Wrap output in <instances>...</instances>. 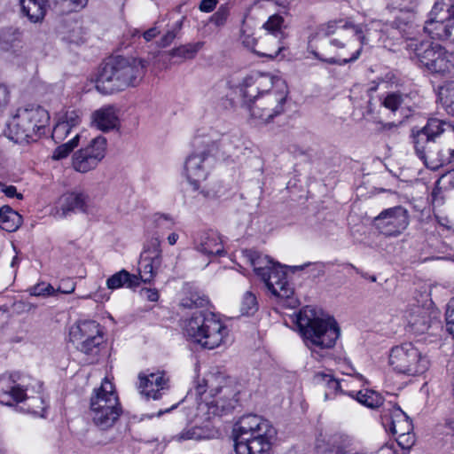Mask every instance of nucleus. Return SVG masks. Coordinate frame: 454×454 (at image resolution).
<instances>
[{
	"instance_id": "24",
	"label": "nucleus",
	"mask_w": 454,
	"mask_h": 454,
	"mask_svg": "<svg viewBox=\"0 0 454 454\" xmlns=\"http://www.w3.org/2000/svg\"><path fill=\"white\" fill-rule=\"evenodd\" d=\"M195 249L207 255H223L225 254L219 234L214 231H203L194 239Z\"/></svg>"
},
{
	"instance_id": "41",
	"label": "nucleus",
	"mask_w": 454,
	"mask_h": 454,
	"mask_svg": "<svg viewBox=\"0 0 454 454\" xmlns=\"http://www.w3.org/2000/svg\"><path fill=\"white\" fill-rule=\"evenodd\" d=\"M203 43L198 42L181 45L168 51V55L174 59L176 58L180 61L193 59L198 51L201 49Z\"/></svg>"
},
{
	"instance_id": "58",
	"label": "nucleus",
	"mask_w": 454,
	"mask_h": 454,
	"mask_svg": "<svg viewBox=\"0 0 454 454\" xmlns=\"http://www.w3.org/2000/svg\"><path fill=\"white\" fill-rule=\"evenodd\" d=\"M414 0H391V4L401 11H410L412 9Z\"/></svg>"
},
{
	"instance_id": "3",
	"label": "nucleus",
	"mask_w": 454,
	"mask_h": 454,
	"mask_svg": "<svg viewBox=\"0 0 454 454\" xmlns=\"http://www.w3.org/2000/svg\"><path fill=\"white\" fill-rule=\"evenodd\" d=\"M296 324L305 346L312 354L332 348L340 336V329L333 317H321L309 306L297 314Z\"/></svg>"
},
{
	"instance_id": "52",
	"label": "nucleus",
	"mask_w": 454,
	"mask_h": 454,
	"mask_svg": "<svg viewBox=\"0 0 454 454\" xmlns=\"http://www.w3.org/2000/svg\"><path fill=\"white\" fill-rule=\"evenodd\" d=\"M229 8L226 5H221L218 10L212 15L210 20L217 27L223 26L229 17Z\"/></svg>"
},
{
	"instance_id": "54",
	"label": "nucleus",
	"mask_w": 454,
	"mask_h": 454,
	"mask_svg": "<svg viewBox=\"0 0 454 454\" xmlns=\"http://www.w3.org/2000/svg\"><path fill=\"white\" fill-rule=\"evenodd\" d=\"M445 317L447 329L454 338V297L447 304Z\"/></svg>"
},
{
	"instance_id": "43",
	"label": "nucleus",
	"mask_w": 454,
	"mask_h": 454,
	"mask_svg": "<svg viewBox=\"0 0 454 454\" xmlns=\"http://www.w3.org/2000/svg\"><path fill=\"white\" fill-rule=\"evenodd\" d=\"M439 98L446 112L454 115V82H450L440 89Z\"/></svg>"
},
{
	"instance_id": "15",
	"label": "nucleus",
	"mask_w": 454,
	"mask_h": 454,
	"mask_svg": "<svg viewBox=\"0 0 454 454\" xmlns=\"http://www.w3.org/2000/svg\"><path fill=\"white\" fill-rule=\"evenodd\" d=\"M238 90L245 103L254 99L257 95L286 90V86L282 80L275 79L270 74L254 72L243 79Z\"/></svg>"
},
{
	"instance_id": "30",
	"label": "nucleus",
	"mask_w": 454,
	"mask_h": 454,
	"mask_svg": "<svg viewBox=\"0 0 454 454\" xmlns=\"http://www.w3.org/2000/svg\"><path fill=\"white\" fill-rule=\"evenodd\" d=\"M21 13L33 23L41 22L45 15L48 0H20Z\"/></svg>"
},
{
	"instance_id": "31",
	"label": "nucleus",
	"mask_w": 454,
	"mask_h": 454,
	"mask_svg": "<svg viewBox=\"0 0 454 454\" xmlns=\"http://www.w3.org/2000/svg\"><path fill=\"white\" fill-rule=\"evenodd\" d=\"M93 123L102 131H109L116 128L118 116L114 106H107L94 112Z\"/></svg>"
},
{
	"instance_id": "42",
	"label": "nucleus",
	"mask_w": 454,
	"mask_h": 454,
	"mask_svg": "<svg viewBox=\"0 0 454 454\" xmlns=\"http://www.w3.org/2000/svg\"><path fill=\"white\" fill-rule=\"evenodd\" d=\"M250 261L254 272L260 278H264L265 273L276 265L270 257L260 254L256 252L251 254Z\"/></svg>"
},
{
	"instance_id": "23",
	"label": "nucleus",
	"mask_w": 454,
	"mask_h": 454,
	"mask_svg": "<svg viewBox=\"0 0 454 454\" xmlns=\"http://www.w3.org/2000/svg\"><path fill=\"white\" fill-rule=\"evenodd\" d=\"M454 27V19L444 13L430 12V18L424 25V31L433 39L446 40L451 35Z\"/></svg>"
},
{
	"instance_id": "25",
	"label": "nucleus",
	"mask_w": 454,
	"mask_h": 454,
	"mask_svg": "<svg viewBox=\"0 0 454 454\" xmlns=\"http://www.w3.org/2000/svg\"><path fill=\"white\" fill-rule=\"evenodd\" d=\"M81 117L77 111L68 110L65 114L58 117L57 123L52 130V138L56 143L62 142L67 136L73 132H76V129L80 125Z\"/></svg>"
},
{
	"instance_id": "21",
	"label": "nucleus",
	"mask_w": 454,
	"mask_h": 454,
	"mask_svg": "<svg viewBox=\"0 0 454 454\" xmlns=\"http://www.w3.org/2000/svg\"><path fill=\"white\" fill-rule=\"evenodd\" d=\"M138 389L141 395L153 400L160 399L168 389V378L164 372L140 373L138 376Z\"/></svg>"
},
{
	"instance_id": "5",
	"label": "nucleus",
	"mask_w": 454,
	"mask_h": 454,
	"mask_svg": "<svg viewBox=\"0 0 454 454\" xmlns=\"http://www.w3.org/2000/svg\"><path fill=\"white\" fill-rule=\"evenodd\" d=\"M145 66L142 59L117 57L104 65L96 80V89L103 94L136 86L142 80Z\"/></svg>"
},
{
	"instance_id": "32",
	"label": "nucleus",
	"mask_w": 454,
	"mask_h": 454,
	"mask_svg": "<svg viewBox=\"0 0 454 454\" xmlns=\"http://www.w3.org/2000/svg\"><path fill=\"white\" fill-rule=\"evenodd\" d=\"M427 168L436 170L443 165L449 163L453 159L450 153H447L439 144L435 145L434 149L428 151L427 153L419 157Z\"/></svg>"
},
{
	"instance_id": "60",
	"label": "nucleus",
	"mask_w": 454,
	"mask_h": 454,
	"mask_svg": "<svg viewBox=\"0 0 454 454\" xmlns=\"http://www.w3.org/2000/svg\"><path fill=\"white\" fill-rule=\"evenodd\" d=\"M2 192L9 198L17 197L21 200L23 198L21 193L17 192V189L13 185L5 186L2 189Z\"/></svg>"
},
{
	"instance_id": "4",
	"label": "nucleus",
	"mask_w": 454,
	"mask_h": 454,
	"mask_svg": "<svg viewBox=\"0 0 454 454\" xmlns=\"http://www.w3.org/2000/svg\"><path fill=\"white\" fill-rule=\"evenodd\" d=\"M275 434L268 420L254 414L243 416L233 427L236 454H268Z\"/></svg>"
},
{
	"instance_id": "28",
	"label": "nucleus",
	"mask_w": 454,
	"mask_h": 454,
	"mask_svg": "<svg viewBox=\"0 0 454 454\" xmlns=\"http://www.w3.org/2000/svg\"><path fill=\"white\" fill-rule=\"evenodd\" d=\"M352 446L351 436L342 432H337L327 437L325 446L320 454H348Z\"/></svg>"
},
{
	"instance_id": "16",
	"label": "nucleus",
	"mask_w": 454,
	"mask_h": 454,
	"mask_svg": "<svg viewBox=\"0 0 454 454\" xmlns=\"http://www.w3.org/2000/svg\"><path fill=\"white\" fill-rule=\"evenodd\" d=\"M373 223L381 234L396 237L409 225L408 210L401 206L387 208L374 218Z\"/></svg>"
},
{
	"instance_id": "8",
	"label": "nucleus",
	"mask_w": 454,
	"mask_h": 454,
	"mask_svg": "<svg viewBox=\"0 0 454 454\" xmlns=\"http://www.w3.org/2000/svg\"><path fill=\"white\" fill-rule=\"evenodd\" d=\"M222 145L223 139L215 132L208 135H199L194 137L192 145L195 151L191 153L184 163V173L188 183L194 191L200 188L209 173L211 167V155L218 144Z\"/></svg>"
},
{
	"instance_id": "18",
	"label": "nucleus",
	"mask_w": 454,
	"mask_h": 454,
	"mask_svg": "<svg viewBox=\"0 0 454 454\" xmlns=\"http://www.w3.org/2000/svg\"><path fill=\"white\" fill-rule=\"evenodd\" d=\"M450 125L439 119H430L426 126L418 131L412 130V143L416 155L419 158L428 151L434 149L437 144L436 139Z\"/></svg>"
},
{
	"instance_id": "20",
	"label": "nucleus",
	"mask_w": 454,
	"mask_h": 454,
	"mask_svg": "<svg viewBox=\"0 0 454 454\" xmlns=\"http://www.w3.org/2000/svg\"><path fill=\"white\" fill-rule=\"evenodd\" d=\"M90 207V196L82 191H74L65 193L59 198L55 215L59 218H65L77 211L89 213Z\"/></svg>"
},
{
	"instance_id": "59",
	"label": "nucleus",
	"mask_w": 454,
	"mask_h": 454,
	"mask_svg": "<svg viewBox=\"0 0 454 454\" xmlns=\"http://www.w3.org/2000/svg\"><path fill=\"white\" fill-rule=\"evenodd\" d=\"M217 4V0H201L200 10L204 12H212Z\"/></svg>"
},
{
	"instance_id": "64",
	"label": "nucleus",
	"mask_w": 454,
	"mask_h": 454,
	"mask_svg": "<svg viewBox=\"0 0 454 454\" xmlns=\"http://www.w3.org/2000/svg\"><path fill=\"white\" fill-rule=\"evenodd\" d=\"M20 258L18 257V255H15L12 260V262H11V267L12 268H15L19 265L20 263Z\"/></svg>"
},
{
	"instance_id": "6",
	"label": "nucleus",
	"mask_w": 454,
	"mask_h": 454,
	"mask_svg": "<svg viewBox=\"0 0 454 454\" xmlns=\"http://www.w3.org/2000/svg\"><path fill=\"white\" fill-rule=\"evenodd\" d=\"M184 331L193 342L213 349L224 343L229 335L228 327L213 313L196 311L184 325Z\"/></svg>"
},
{
	"instance_id": "49",
	"label": "nucleus",
	"mask_w": 454,
	"mask_h": 454,
	"mask_svg": "<svg viewBox=\"0 0 454 454\" xmlns=\"http://www.w3.org/2000/svg\"><path fill=\"white\" fill-rule=\"evenodd\" d=\"M431 12L454 19V0H437Z\"/></svg>"
},
{
	"instance_id": "10",
	"label": "nucleus",
	"mask_w": 454,
	"mask_h": 454,
	"mask_svg": "<svg viewBox=\"0 0 454 454\" xmlns=\"http://www.w3.org/2000/svg\"><path fill=\"white\" fill-rule=\"evenodd\" d=\"M388 363L396 373L417 376L429 368V359L413 343L395 346L389 352Z\"/></svg>"
},
{
	"instance_id": "1",
	"label": "nucleus",
	"mask_w": 454,
	"mask_h": 454,
	"mask_svg": "<svg viewBox=\"0 0 454 454\" xmlns=\"http://www.w3.org/2000/svg\"><path fill=\"white\" fill-rule=\"evenodd\" d=\"M379 27L378 22L329 21L309 36L308 51L323 62L343 66L358 59L364 46L380 41Z\"/></svg>"
},
{
	"instance_id": "63",
	"label": "nucleus",
	"mask_w": 454,
	"mask_h": 454,
	"mask_svg": "<svg viewBox=\"0 0 454 454\" xmlns=\"http://www.w3.org/2000/svg\"><path fill=\"white\" fill-rule=\"evenodd\" d=\"M178 234L177 233H175V232H172L170 233L168 236V242L170 246H173L176 243V241L178 240Z\"/></svg>"
},
{
	"instance_id": "53",
	"label": "nucleus",
	"mask_w": 454,
	"mask_h": 454,
	"mask_svg": "<svg viewBox=\"0 0 454 454\" xmlns=\"http://www.w3.org/2000/svg\"><path fill=\"white\" fill-rule=\"evenodd\" d=\"M182 27V21H176L173 27L168 30L160 39V46L161 47H167L168 46L172 41L175 39L176 33L178 30L181 29Z\"/></svg>"
},
{
	"instance_id": "22",
	"label": "nucleus",
	"mask_w": 454,
	"mask_h": 454,
	"mask_svg": "<svg viewBox=\"0 0 454 454\" xmlns=\"http://www.w3.org/2000/svg\"><path fill=\"white\" fill-rule=\"evenodd\" d=\"M267 289L278 299L290 298L293 294V288L286 278V273L280 264H276L270 270L265 273L264 278H261Z\"/></svg>"
},
{
	"instance_id": "62",
	"label": "nucleus",
	"mask_w": 454,
	"mask_h": 454,
	"mask_svg": "<svg viewBox=\"0 0 454 454\" xmlns=\"http://www.w3.org/2000/svg\"><path fill=\"white\" fill-rule=\"evenodd\" d=\"M74 291V285L73 283H69L68 286H65L64 287L59 286L57 290V292H61L63 294H71Z\"/></svg>"
},
{
	"instance_id": "57",
	"label": "nucleus",
	"mask_w": 454,
	"mask_h": 454,
	"mask_svg": "<svg viewBox=\"0 0 454 454\" xmlns=\"http://www.w3.org/2000/svg\"><path fill=\"white\" fill-rule=\"evenodd\" d=\"M140 294L150 301H157L159 299V293L156 289L143 288L141 289Z\"/></svg>"
},
{
	"instance_id": "27",
	"label": "nucleus",
	"mask_w": 454,
	"mask_h": 454,
	"mask_svg": "<svg viewBox=\"0 0 454 454\" xmlns=\"http://www.w3.org/2000/svg\"><path fill=\"white\" fill-rule=\"evenodd\" d=\"M405 317L411 329L418 333H423L429 328L430 315L425 306L411 305Z\"/></svg>"
},
{
	"instance_id": "36",
	"label": "nucleus",
	"mask_w": 454,
	"mask_h": 454,
	"mask_svg": "<svg viewBox=\"0 0 454 454\" xmlns=\"http://www.w3.org/2000/svg\"><path fill=\"white\" fill-rule=\"evenodd\" d=\"M139 286V278L137 275L130 274L125 270H121L106 280V286L111 290H115L122 286L129 288Z\"/></svg>"
},
{
	"instance_id": "29",
	"label": "nucleus",
	"mask_w": 454,
	"mask_h": 454,
	"mask_svg": "<svg viewBox=\"0 0 454 454\" xmlns=\"http://www.w3.org/2000/svg\"><path fill=\"white\" fill-rule=\"evenodd\" d=\"M262 27L268 33L261 38L262 43H273V47H278V42H279L282 45L281 39L284 38V18L282 16L271 15Z\"/></svg>"
},
{
	"instance_id": "61",
	"label": "nucleus",
	"mask_w": 454,
	"mask_h": 454,
	"mask_svg": "<svg viewBox=\"0 0 454 454\" xmlns=\"http://www.w3.org/2000/svg\"><path fill=\"white\" fill-rule=\"evenodd\" d=\"M159 31L156 27H152L143 33V37L146 42L151 41L158 35Z\"/></svg>"
},
{
	"instance_id": "7",
	"label": "nucleus",
	"mask_w": 454,
	"mask_h": 454,
	"mask_svg": "<svg viewBox=\"0 0 454 454\" xmlns=\"http://www.w3.org/2000/svg\"><path fill=\"white\" fill-rule=\"evenodd\" d=\"M50 115L39 106L19 108L7 122L5 135L15 143L35 141L48 124Z\"/></svg>"
},
{
	"instance_id": "37",
	"label": "nucleus",
	"mask_w": 454,
	"mask_h": 454,
	"mask_svg": "<svg viewBox=\"0 0 454 454\" xmlns=\"http://www.w3.org/2000/svg\"><path fill=\"white\" fill-rule=\"evenodd\" d=\"M240 41L245 47L250 49L254 53L270 59L277 58L284 49V46L280 45L279 42H278V47L268 48L265 51L257 50L255 49L257 44L256 39L252 35L247 34L245 30L241 33Z\"/></svg>"
},
{
	"instance_id": "17",
	"label": "nucleus",
	"mask_w": 454,
	"mask_h": 454,
	"mask_svg": "<svg viewBox=\"0 0 454 454\" xmlns=\"http://www.w3.org/2000/svg\"><path fill=\"white\" fill-rule=\"evenodd\" d=\"M106 139L98 136L84 148L75 152L72 159L73 168L81 173L94 169L106 155Z\"/></svg>"
},
{
	"instance_id": "55",
	"label": "nucleus",
	"mask_w": 454,
	"mask_h": 454,
	"mask_svg": "<svg viewBox=\"0 0 454 454\" xmlns=\"http://www.w3.org/2000/svg\"><path fill=\"white\" fill-rule=\"evenodd\" d=\"M11 100V92L8 87L0 83V114L6 109Z\"/></svg>"
},
{
	"instance_id": "39",
	"label": "nucleus",
	"mask_w": 454,
	"mask_h": 454,
	"mask_svg": "<svg viewBox=\"0 0 454 454\" xmlns=\"http://www.w3.org/2000/svg\"><path fill=\"white\" fill-rule=\"evenodd\" d=\"M87 4L88 0H48L49 9L59 14L76 12L84 8Z\"/></svg>"
},
{
	"instance_id": "47",
	"label": "nucleus",
	"mask_w": 454,
	"mask_h": 454,
	"mask_svg": "<svg viewBox=\"0 0 454 454\" xmlns=\"http://www.w3.org/2000/svg\"><path fill=\"white\" fill-rule=\"evenodd\" d=\"M207 302L208 300L205 295L198 292H191L189 295L182 299L181 305L185 308H202L205 307Z\"/></svg>"
},
{
	"instance_id": "50",
	"label": "nucleus",
	"mask_w": 454,
	"mask_h": 454,
	"mask_svg": "<svg viewBox=\"0 0 454 454\" xmlns=\"http://www.w3.org/2000/svg\"><path fill=\"white\" fill-rule=\"evenodd\" d=\"M29 293L34 296H52L56 294V289L51 285L44 282H41L32 286L29 289Z\"/></svg>"
},
{
	"instance_id": "48",
	"label": "nucleus",
	"mask_w": 454,
	"mask_h": 454,
	"mask_svg": "<svg viewBox=\"0 0 454 454\" xmlns=\"http://www.w3.org/2000/svg\"><path fill=\"white\" fill-rule=\"evenodd\" d=\"M405 96L400 92L387 93L382 105L392 112H395L404 102Z\"/></svg>"
},
{
	"instance_id": "34",
	"label": "nucleus",
	"mask_w": 454,
	"mask_h": 454,
	"mask_svg": "<svg viewBox=\"0 0 454 454\" xmlns=\"http://www.w3.org/2000/svg\"><path fill=\"white\" fill-rule=\"evenodd\" d=\"M314 380L316 383L321 384L328 388V391L325 393V400L332 399L333 394L340 393L347 395L348 392L343 388V383L345 381L336 380L331 373L318 372L315 374Z\"/></svg>"
},
{
	"instance_id": "14",
	"label": "nucleus",
	"mask_w": 454,
	"mask_h": 454,
	"mask_svg": "<svg viewBox=\"0 0 454 454\" xmlns=\"http://www.w3.org/2000/svg\"><path fill=\"white\" fill-rule=\"evenodd\" d=\"M286 96V90H274L270 93L257 95L254 99L244 104L251 117L266 123L283 113Z\"/></svg>"
},
{
	"instance_id": "9",
	"label": "nucleus",
	"mask_w": 454,
	"mask_h": 454,
	"mask_svg": "<svg viewBox=\"0 0 454 454\" xmlns=\"http://www.w3.org/2000/svg\"><path fill=\"white\" fill-rule=\"evenodd\" d=\"M89 412L93 424L101 430L113 427L121 415L118 395L114 384L107 379H104L101 386L94 389Z\"/></svg>"
},
{
	"instance_id": "26",
	"label": "nucleus",
	"mask_w": 454,
	"mask_h": 454,
	"mask_svg": "<svg viewBox=\"0 0 454 454\" xmlns=\"http://www.w3.org/2000/svg\"><path fill=\"white\" fill-rule=\"evenodd\" d=\"M153 256H142L139 262V280L150 283L154 276V270L161 263L160 240L158 238L152 239Z\"/></svg>"
},
{
	"instance_id": "33",
	"label": "nucleus",
	"mask_w": 454,
	"mask_h": 454,
	"mask_svg": "<svg viewBox=\"0 0 454 454\" xmlns=\"http://www.w3.org/2000/svg\"><path fill=\"white\" fill-rule=\"evenodd\" d=\"M213 436V430L207 426H189L184 427L179 434L174 435L172 439L178 442L183 441H201L209 439Z\"/></svg>"
},
{
	"instance_id": "19",
	"label": "nucleus",
	"mask_w": 454,
	"mask_h": 454,
	"mask_svg": "<svg viewBox=\"0 0 454 454\" xmlns=\"http://www.w3.org/2000/svg\"><path fill=\"white\" fill-rule=\"evenodd\" d=\"M382 409L381 420L384 427L394 435L411 433L413 426L407 414L396 404L387 402Z\"/></svg>"
},
{
	"instance_id": "46",
	"label": "nucleus",
	"mask_w": 454,
	"mask_h": 454,
	"mask_svg": "<svg viewBox=\"0 0 454 454\" xmlns=\"http://www.w3.org/2000/svg\"><path fill=\"white\" fill-rule=\"evenodd\" d=\"M258 309V302L255 294L251 291H247L242 297L240 311L242 315H253Z\"/></svg>"
},
{
	"instance_id": "45",
	"label": "nucleus",
	"mask_w": 454,
	"mask_h": 454,
	"mask_svg": "<svg viewBox=\"0 0 454 454\" xmlns=\"http://www.w3.org/2000/svg\"><path fill=\"white\" fill-rule=\"evenodd\" d=\"M35 393H28L27 397L22 402L26 405L27 411L38 415L43 416L45 410L44 400L41 395H34Z\"/></svg>"
},
{
	"instance_id": "13",
	"label": "nucleus",
	"mask_w": 454,
	"mask_h": 454,
	"mask_svg": "<svg viewBox=\"0 0 454 454\" xmlns=\"http://www.w3.org/2000/svg\"><path fill=\"white\" fill-rule=\"evenodd\" d=\"M408 47L414 51L420 64L431 73L443 74L452 67V57L439 44L419 43L411 40Z\"/></svg>"
},
{
	"instance_id": "51",
	"label": "nucleus",
	"mask_w": 454,
	"mask_h": 454,
	"mask_svg": "<svg viewBox=\"0 0 454 454\" xmlns=\"http://www.w3.org/2000/svg\"><path fill=\"white\" fill-rule=\"evenodd\" d=\"M153 222L155 228L160 230H170L175 224V222L171 216L160 213L153 215Z\"/></svg>"
},
{
	"instance_id": "2",
	"label": "nucleus",
	"mask_w": 454,
	"mask_h": 454,
	"mask_svg": "<svg viewBox=\"0 0 454 454\" xmlns=\"http://www.w3.org/2000/svg\"><path fill=\"white\" fill-rule=\"evenodd\" d=\"M199 383L197 393L202 395L208 389L209 394L198 403V416L208 420L231 412L238 404L239 393L234 380L217 370L208 372Z\"/></svg>"
},
{
	"instance_id": "38",
	"label": "nucleus",
	"mask_w": 454,
	"mask_h": 454,
	"mask_svg": "<svg viewBox=\"0 0 454 454\" xmlns=\"http://www.w3.org/2000/svg\"><path fill=\"white\" fill-rule=\"evenodd\" d=\"M21 224V215L9 206L0 208V228L12 232Z\"/></svg>"
},
{
	"instance_id": "35",
	"label": "nucleus",
	"mask_w": 454,
	"mask_h": 454,
	"mask_svg": "<svg viewBox=\"0 0 454 454\" xmlns=\"http://www.w3.org/2000/svg\"><path fill=\"white\" fill-rule=\"evenodd\" d=\"M347 395L356 399L359 403L370 409H376L380 406H387V403H384V398L380 394L374 390L365 389L364 391H348Z\"/></svg>"
},
{
	"instance_id": "40",
	"label": "nucleus",
	"mask_w": 454,
	"mask_h": 454,
	"mask_svg": "<svg viewBox=\"0 0 454 454\" xmlns=\"http://www.w3.org/2000/svg\"><path fill=\"white\" fill-rule=\"evenodd\" d=\"M21 32L19 28L7 27L0 28V48L9 51L20 41Z\"/></svg>"
},
{
	"instance_id": "56",
	"label": "nucleus",
	"mask_w": 454,
	"mask_h": 454,
	"mask_svg": "<svg viewBox=\"0 0 454 454\" xmlns=\"http://www.w3.org/2000/svg\"><path fill=\"white\" fill-rule=\"evenodd\" d=\"M396 442L403 449H409L414 443V435L411 433L396 435Z\"/></svg>"
},
{
	"instance_id": "44",
	"label": "nucleus",
	"mask_w": 454,
	"mask_h": 454,
	"mask_svg": "<svg viewBox=\"0 0 454 454\" xmlns=\"http://www.w3.org/2000/svg\"><path fill=\"white\" fill-rule=\"evenodd\" d=\"M80 135L75 133L74 136L67 143L59 145L52 153L51 159L60 160L67 158L70 153L78 146Z\"/></svg>"
},
{
	"instance_id": "11",
	"label": "nucleus",
	"mask_w": 454,
	"mask_h": 454,
	"mask_svg": "<svg viewBox=\"0 0 454 454\" xmlns=\"http://www.w3.org/2000/svg\"><path fill=\"white\" fill-rule=\"evenodd\" d=\"M41 383L19 373L0 375V403L7 406L22 403L28 393H39Z\"/></svg>"
},
{
	"instance_id": "12",
	"label": "nucleus",
	"mask_w": 454,
	"mask_h": 454,
	"mask_svg": "<svg viewBox=\"0 0 454 454\" xmlns=\"http://www.w3.org/2000/svg\"><path fill=\"white\" fill-rule=\"evenodd\" d=\"M69 339L79 351L96 356L99 352L100 345L104 342V333L96 321L82 320L71 326Z\"/></svg>"
}]
</instances>
